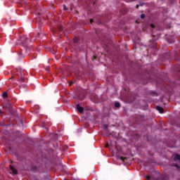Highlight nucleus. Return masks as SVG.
<instances>
[{
    "label": "nucleus",
    "mask_w": 180,
    "mask_h": 180,
    "mask_svg": "<svg viewBox=\"0 0 180 180\" xmlns=\"http://www.w3.org/2000/svg\"><path fill=\"white\" fill-rule=\"evenodd\" d=\"M27 40H29V38H27L26 36H22L20 38V41H22V43H27Z\"/></svg>",
    "instance_id": "f257e3e1"
},
{
    "label": "nucleus",
    "mask_w": 180,
    "mask_h": 180,
    "mask_svg": "<svg viewBox=\"0 0 180 180\" xmlns=\"http://www.w3.org/2000/svg\"><path fill=\"white\" fill-rule=\"evenodd\" d=\"M77 109L79 113H83L84 112V108L79 106V105H77Z\"/></svg>",
    "instance_id": "f03ea898"
},
{
    "label": "nucleus",
    "mask_w": 180,
    "mask_h": 180,
    "mask_svg": "<svg viewBox=\"0 0 180 180\" xmlns=\"http://www.w3.org/2000/svg\"><path fill=\"white\" fill-rule=\"evenodd\" d=\"M10 169L12 170V172H13V174H14V175H18V170L15 169L13 166L10 165Z\"/></svg>",
    "instance_id": "7ed1b4c3"
},
{
    "label": "nucleus",
    "mask_w": 180,
    "mask_h": 180,
    "mask_svg": "<svg viewBox=\"0 0 180 180\" xmlns=\"http://www.w3.org/2000/svg\"><path fill=\"white\" fill-rule=\"evenodd\" d=\"M156 109L157 110H158V112H160V113H164V108H162L160 106H156Z\"/></svg>",
    "instance_id": "20e7f679"
},
{
    "label": "nucleus",
    "mask_w": 180,
    "mask_h": 180,
    "mask_svg": "<svg viewBox=\"0 0 180 180\" xmlns=\"http://www.w3.org/2000/svg\"><path fill=\"white\" fill-rule=\"evenodd\" d=\"M174 161H180V155L176 154L174 156Z\"/></svg>",
    "instance_id": "39448f33"
},
{
    "label": "nucleus",
    "mask_w": 180,
    "mask_h": 180,
    "mask_svg": "<svg viewBox=\"0 0 180 180\" xmlns=\"http://www.w3.org/2000/svg\"><path fill=\"white\" fill-rule=\"evenodd\" d=\"M115 108H120V103L116 102V103H115Z\"/></svg>",
    "instance_id": "423d86ee"
},
{
    "label": "nucleus",
    "mask_w": 180,
    "mask_h": 180,
    "mask_svg": "<svg viewBox=\"0 0 180 180\" xmlns=\"http://www.w3.org/2000/svg\"><path fill=\"white\" fill-rule=\"evenodd\" d=\"M3 98H6V96H8V93L7 92H4L2 95Z\"/></svg>",
    "instance_id": "0eeeda50"
},
{
    "label": "nucleus",
    "mask_w": 180,
    "mask_h": 180,
    "mask_svg": "<svg viewBox=\"0 0 180 180\" xmlns=\"http://www.w3.org/2000/svg\"><path fill=\"white\" fill-rule=\"evenodd\" d=\"M18 81H20V82H23L25 81V79H23V77H21L18 79Z\"/></svg>",
    "instance_id": "6e6552de"
},
{
    "label": "nucleus",
    "mask_w": 180,
    "mask_h": 180,
    "mask_svg": "<svg viewBox=\"0 0 180 180\" xmlns=\"http://www.w3.org/2000/svg\"><path fill=\"white\" fill-rule=\"evenodd\" d=\"M141 19H144V18H146V15L141 14Z\"/></svg>",
    "instance_id": "1a4fd4ad"
},
{
    "label": "nucleus",
    "mask_w": 180,
    "mask_h": 180,
    "mask_svg": "<svg viewBox=\"0 0 180 180\" xmlns=\"http://www.w3.org/2000/svg\"><path fill=\"white\" fill-rule=\"evenodd\" d=\"M120 160H122V161H124V160H126V158L120 157Z\"/></svg>",
    "instance_id": "9d476101"
},
{
    "label": "nucleus",
    "mask_w": 180,
    "mask_h": 180,
    "mask_svg": "<svg viewBox=\"0 0 180 180\" xmlns=\"http://www.w3.org/2000/svg\"><path fill=\"white\" fill-rule=\"evenodd\" d=\"M63 9H64V11H67L68 10L67 6H65V5L63 6Z\"/></svg>",
    "instance_id": "9b49d317"
},
{
    "label": "nucleus",
    "mask_w": 180,
    "mask_h": 180,
    "mask_svg": "<svg viewBox=\"0 0 180 180\" xmlns=\"http://www.w3.org/2000/svg\"><path fill=\"white\" fill-rule=\"evenodd\" d=\"M146 179L150 180V176H146Z\"/></svg>",
    "instance_id": "f8f14e48"
},
{
    "label": "nucleus",
    "mask_w": 180,
    "mask_h": 180,
    "mask_svg": "<svg viewBox=\"0 0 180 180\" xmlns=\"http://www.w3.org/2000/svg\"><path fill=\"white\" fill-rule=\"evenodd\" d=\"M46 71H50V68H46Z\"/></svg>",
    "instance_id": "ddd939ff"
},
{
    "label": "nucleus",
    "mask_w": 180,
    "mask_h": 180,
    "mask_svg": "<svg viewBox=\"0 0 180 180\" xmlns=\"http://www.w3.org/2000/svg\"><path fill=\"white\" fill-rule=\"evenodd\" d=\"M92 22H94V20L90 19V22L92 23Z\"/></svg>",
    "instance_id": "4468645a"
},
{
    "label": "nucleus",
    "mask_w": 180,
    "mask_h": 180,
    "mask_svg": "<svg viewBox=\"0 0 180 180\" xmlns=\"http://www.w3.org/2000/svg\"><path fill=\"white\" fill-rule=\"evenodd\" d=\"M2 111L0 110V115H1V116H2Z\"/></svg>",
    "instance_id": "2eb2a0df"
},
{
    "label": "nucleus",
    "mask_w": 180,
    "mask_h": 180,
    "mask_svg": "<svg viewBox=\"0 0 180 180\" xmlns=\"http://www.w3.org/2000/svg\"><path fill=\"white\" fill-rule=\"evenodd\" d=\"M150 27H154V25L151 24V25H150Z\"/></svg>",
    "instance_id": "dca6fc26"
},
{
    "label": "nucleus",
    "mask_w": 180,
    "mask_h": 180,
    "mask_svg": "<svg viewBox=\"0 0 180 180\" xmlns=\"http://www.w3.org/2000/svg\"><path fill=\"white\" fill-rule=\"evenodd\" d=\"M108 146H109V144L107 143V144L105 145V147H108Z\"/></svg>",
    "instance_id": "f3484780"
},
{
    "label": "nucleus",
    "mask_w": 180,
    "mask_h": 180,
    "mask_svg": "<svg viewBox=\"0 0 180 180\" xmlns=\"http://www.w3.org/2000/svg\"><path fill=\"white\" fill-rule=\"evenodd\" d=\"M69 85L71 86V85H72V83L69 84Z\"/></svg>",
    "instance_id": "a211bd4d"
},
{
    "label": "nucleus",
    "mask_w": 180,
    "mask_h": 180,
    "mask_svg": "<svg viewBox=\"0 0 180 180\" xmlns=\"http://www.w3.org/2000/svg\"><path fill=\"white\" fill-rule=\"evenodd\" d=\"M136 8H139V5L136 6Z\"/></svg>",
    "instance_id": "6ab92c4d"
},
{
    "label": "nucleus",
    "mask_w": 180,
    "mask_h": 180,
    "mask_svg": "<svg viewBox=\"0 0 180 180\" xmlns=\"http://www.w3.org/2000/svg\"><path fill=\"white\" fill-rule=\"evenodd\" d=\"M94 58H96V56H94Z\"/></svg>",
    "instance_id": "aec40b11"
},
{
    "label": "nucleus",
    "mask_w": 180,
    "mask_h": 180,
    "mask_svg": "<svg viewBox=\"0 0 180 180\" xmlns=\"http://www.w3.org/2000/svg\"><path fill=\"white\" fill-rule=\"evenodd\" d=\"M73 180H78V179H74Z\"/></svg>",
    "instance_id": "412c9836"
}]
</instances>
